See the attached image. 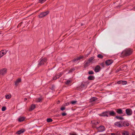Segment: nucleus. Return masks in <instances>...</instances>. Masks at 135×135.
Instances as JSON below:
<instances>
[{
    "label": "nucleus",
    "instance_id": "052dcab7",
    "mask_svg": "<svg viewBox=\"0 0 135 135\" xmlns=\"http://www.w3.org/2000/svg\"><path fill=\"white\" fill-rule=\"evenodd\" d=\"M1 33L0 32V34H1Z\"/></svg>",
    "mask_w": 135,
    "mask_h": 135
},
{
    "label": "nucleus",
    "instance_id": "7c9ffc66",
    "mask_svg": "<svg viewBox=\"0 0 135 135\" xmlns=\"http://www.w3.org/2000/svg\"><path fill=\"white\" fill-rule=\"evenodd\" d=\"M72 82V81H70V80H68L66 81L65 82V83L66 85H68L70 83H71Z\"/></svg>",
    "mask_w": 135,
    "mask_h": 135
},
{
    "label": "nucleus",
    "instance_id": "f3484780",
    "mask_svg": "<svg viewBox=\"0 0 135 135\" xmlns=\"http://www.w3.org/2000/svg\"><path fill=\"white\" fill-rule=\"evenodd\" d=\"M116 112L118 114H121L123 113L122 110L120 108H117L115 109Z\"/></svg>",
    "mask_w": 135,
    "mask_h": 135
},
{
    "label": "nucleus",
    "instance_id": "423d86ee",
    "mask_svg": "<svg viewBox=\"0 0 135 135\" xmlns=\"http://www.w3.org/2000/svg\"><path fill=\"white\" fill-rule=\"evenodd\" d=\"M126 113L128 115H131L132 114V112L131 109L128 108L126 110Z\"/></svg>",
    "mask_w": 135,
    "mask_h": 135
},
{
    "label": "nucleus",
    "instance_id": "ddd939ff",
    "mask_svg": "<svg viewBox=\"0 0 135 135\" xmlns=\"http://www.w3.org/2000/svg\"><path fill=\"white\" fill-rule=\"evenodd\" d=\"M84 56H83L80 55L79 57L77 58H75L72 60L73 62H75L76 61L79 60H80L83 59Z\"/></svg>",
    "mask_w": 135,
    "mask_h": 135
},
{
    "label": "nucleus",
    "instance_id": "2eb2a0df",
    "mask_svg": "<svg viewBox=\"0 0 135 135\" xmlns=\"http://www.w3.org/2000/svg\"><path fill=\"white\" fill-rule=\"evenodd\" d=\"M122 127L123 126L124 127H125L126 126H128L129 125V123L125 121H122Z\"/></svg>",
    "mask_w": 135,
    "mask_h": 135
},
{
    "label": "nucleus",
    "instance_id": "bf43d9fd",
    "mask_svg": "<svg viewBox=\"0 0 135 135\" xmlns=\"http://www.w3.org/2000/svg\"><path fill=\"white\" fill-rule=\"evenodd\" d=\"M132 135H135V134H132Z\"/></svg>",
    "mask_w": 135,
    "mask_h": 135
},
{
    "label": "nucleus",
    "instance_id": "dca6fc26",
    "mask_svg": "<svg viewBox=\"0 0 135 135\" xmlns=\"http://www.w3.org/2000/svg\"><path fill=\"white\" fill-rule=\"evenodd\" d=\"M119 67L121 71L125 70L127 69V66L124 65H121Z\"/></svg>",
    "mask_w": 135,
    "mask_h": 135
},
{
    "label": "nucleus",
    "instance_id": "2f4dec72",
    "mask_svg": "<svg viewBox=\"0 0 135 135\" xmlns=\"http://www.w3.org/2000/svg\"><path fill=\"white\" fill-rule=\"evenodd\" d=\"M97 57L100 59H102L103 57V56L100 54H99L97 55Z\"/></svg>",
    "mask_w": 135,
    "mask_h": 135
},
{
    "label": "nucleus",
    "instance_id": "49530a36",
    "mask_svg": "<svg viewBox=\"0 0 135 135\" xmlns=\"http://www.w3.org/2000/svg\"><path fill=\"white\" fill-rule=\"evenodd\" d=\"M65 109V107H61V108L60 109L61 110H63Z\"/></svg>",
    "mask_w": 135,
    "mask_h": 135
},
{
    "label": "nucleus",
    "instance_id": "13d9d810",
    "mask_svg": "<svg viewBox=\"0 0 135 135\" xmlns=\"http://www.w3.org/2000/svg\"><path fill=\"white\" fill-rule=\"evenodd\" d=\"M58 135H61L60 134H59Z\"/></svg>",
    "mask_w": 135,
    "mask_h": 135
},
{
    "label": "nucleus",
    "instance_id": "a878e982",
    "mask_svg": "<svg viewBox=\"0 0 135 135\" xmlns=\"http://www.w3.org/2000/svg\"><path fill=\"white\" fill-rule=\"evenodd\" d=\"M115 118L119 120H122L124 119V118L123 117L119 116H116Z\"/></svg>",
    "mask_w": 135,
    "mask_h": 135
},
{
    "label": "nucleus",
    "instance_id": "f704fd0d",
    "mask_svg": "<svg viewBox=\"0 0 135 135\" xmlns=\"http://www.w3.org/2000/svg\"><path fill=\"white\" fill-rule=\"evenodd\" d=\"M122 85H124L127 84V81H122Z\"/></svg>",
    "mask_w": 135,
    "mask_h": 135
},
{
    "label": "nucleus",
    "instance_id": "cd10ccee",
    "mask_svg": "<svg viewBox=\"0 0 135 135\" xmlns=\"http://www.w3.org/2000/svg\"><path fill=\"white\" fill-rule=\"evenodd\" d=\"M94 58V56H93L89 58L88 60V61L91 62L93 60Z\"/></svg>",
    "mask_w": 135,
    "mask_h": 135
},
{
    "label": "nucleus",
    "instance_id": "864d4df0",
    "mask_svg": "<svg viewBox=\"0 0 135 135\" xmlns=\"http://www.w3.org/2000/svg\"><path fill=\"white\" fill-rule=\"evenodd\" d=\"M85 25V24L83 23H81V26H83Z\"/></svg>",
    "mask_w": 135,
    "mask_h": 135
},
{
    "label": "nucleus",
    "instance_id": "79ce46f5",
    "mask_svg": "<svg viewBox=\"0 0 135 135\" xmlns=\"http://www.w3.org/2000/svg\"><path fill=\"white\" fill-rule=\"evenodd\" d=\"M117 83L118 84L122 85V80L118 81L117 82Z\"/></svg>",
    "mask_w": 135,
    "mask_h": 135
},
{
    "label": "nucleus",
    "instance_id": "c9c22d12",
    "mask_svg": "<svg viewBox=\"0 0 135 135\" xmlns=\"http://www.w3.org/2000/svg\"><path fill=\"white\" fill-rule=\"evenodd\" d=\"M42 98H38L37 100V102H42Z\"/></svg>",
    "mask_w": 135,
    "mask_h": 135
},
{
    "label": "nucleus",
    "instance_id": "6e6d98bb",
    "mask_svg": "<svg viewBox=\"0 0 135 135\" xmlns=\"http://www.w3.org/2000/svg\"><path fill=\"white\" fill-rule=\"evenodd\" d=\"M89 54H90V53H89L88 54H87L86 55H87V56L86 57H88V56L89 55Z\"/></svg>",
    "mask_w": 135,
    "mask_h": 135
},
{
    "label": "nucleus",
    "instance_id": "412c9836",
    "mask_svg": "<svg viewBox=\"0 0 135 135\" xmlns=\"http://www.w3.org/2000/svg\"><path fill=\"white\" fill-rule=\"evenodd\" d=\"M25 131V130L24 129H21L18 131L16 133L18 134H20L23 133Z\"/></svg>",
    "mask_w": 135,
    "mask_h": 135
},
{
    "label": "nucleus",
    "instance_id": "1a4fd4ad",
    "mask_svg": "<svg viewBox=\"0 0 135 135\" xmlns=\"http://www.w3.org/2000/svg\"><path fill=\"white\" fill-rule=\"evenodd\" d=\"M91 123L93 124V127L95 128V127L94 126L96 125L99 124L100 123V121L99 120L96 121L94 120L91 121Z\"/></svg>",
    "mask_w": 135,
    "mask_h": 135
},
{
    "label": "nucleus",
    "instance_id": "37998d69",
    "mask_svg": "<svg viewBox=\"0 0 135 135\" xmlns=\"http://www.w3.org/2000/svg\"><path fill=\"white\" fill-rule=\"evenodd\" d=\"M105 64V63L104 62H103L102 63L100 64L103 67H104V65Z\"/></svg>",
    "mask_w": 135,
    "mask_h": 135
},
{
    "label": "nucleus",
    "instance_id": "4c0bfd02",
    "mask_svg": "<svg viewBox=\"0 0 135 135\" xmlns=\"http://www.w3.org/2000/svg\"><path fill=\"white\" fill-rule=\"evenodd\" d=\"M77 102L76 101H72L71 102V103L72 104H75Z\"/></svg>",
    "mask_w": 135,
    "mask_h": 135
},
{
    "label": "nucleus",
    "instance_id": "c756f323",
    "mask_svg": "<svg viewBox=\"0 0 135 135\" xmlns=\"http://www.w3.org/2000/svg\"><path fill=\"white\" fill-rule=\"evenodd\" d=\"M6 99H9L10 98H11V94L9 95H6Z\"/></svg>",
    "mask_w": 135,
    "mask_h": 135
},
{
    "label": "nucleus",
    "instance_id": "f03ea898",
    "mask_svg": "<svg viewBox=\"0 0 135 135\" xmlns=\"http://www.w3.org/2000/svg\"><path fill=\"white\" fill-rule=\"evenodd\" d=\"M49 13V11H47L46 12H43L41 13L38 15L39 17L42 18L46 16Z\"/></svg>",
    "mask_w": 135,
    "mask_h": 135
},
{
    "label": "nucleus",
    "instance_id": "8fccbe9b",
    "mask_svg": "<svg viewBox=\"0 0 135 135\" xmlns=\"http://www.w3.org/2000/svg\"><path fill=\"white\" fill-rule=\"evenodd\" d=\"M27 99L26 98H25L24 99V101L25 102L26 100H27Z\"/></svg>",
    "mask_w": 135,
    "mask_h": 135
},
{
    "label": "nucleus",
    "instance_id": "c85d7f7f",
    "mask_svg": "<svg viewBox=\"0 0 135 135\" xmlns=\"http://www.w3.org/2000/svg\"><path fill=\"white\" fill-rule=\"evenodd\" d=\"M75 69L74 68H71L68 72V73L72 72L73 71L75 70Z\"/></svg>",
    "mask_w": 135,
    "mask_h": 135
},
{
    "label": "nucleus",
    "instance_id": "3c124183",
    "mask_svg": "<svg viewBox=\"0 0 135 135\" xmlns=\"http://www.w3.org/2000/svg\"><path fill=\"white\" fill-rule=\"evenodd\" d=\"M70 135H78L76 134H71L70 133Z\"/></svg>",
    "mask_w": 135,
    "mask_h": 135
},
{
    "label": "nucleus",
    "instance_id": "aec40b11",
    "mask_svg": "<svg viewBox=\"0 0 135 135\" xmlns=\"http://www.w3.org/2000/svg\"><path fill=\"white\" fill-rule=\"evenodd\" d=\"M87 79L89 80H92L95 79V77L94 76L90 75L88 77Z\"/></svg>",
    "mask_w": 135,
    "mask_h": 135
},
{
    "label": "nucleus",
    "instance_id": "58836bf2",
    "mask_svg": "<svg viewBox=\"0 0 135 135\" xmlns=\"http://www.w3.org/2000/svg\"><path fill=\"white\" fill-rule=\"evenodd\" d=\"M6 109V108L5 107H3L2 108V110L3 111H4Z\"/></svg>",
    "mask_w": 135,
    "mask_h": 135
},
{
    "label": "nucleus",
    "instance_id": "9b49d317",
    "mask_svg": "<svg viewBox=\"0 0 135 135\" xmlns=\"http://www.w3.org/2000/svg\"><path fill=\"white\" fill-rule=\"evenodd\" d=\"M101 68L99 65H97L96 66L94 70L96 73L98 72L101 70Z\"/></svg>",
    "mask_w": 135,
    "mask_h": 135
},
{
    "label": "nucleus",
    "instance_id": "0eeeda50",
    "mask_svg": "<svg viewBox=\"0 0 135 135\" xmlns=\"http://www.w3.org/2000/svg\"><path fill=\"white\" fill-rule=\"evenodd\" d=\"M7 50H3L0 51V58L2 57L4 55H5L7 52Z\"/></svg>",
    "mask_w": 135,
    "mask_h": 135
},
{
    "label": "nucleus",
    "instance_id": "5fc2aeb1",
    "mask_svg": "<svg viewBox=\"0 0 135 135\" xmlns=\"http://www.w3.org/2000/svg\"><path fill=\"white\" fill-rule=\"evenodd\" d=\"M66 105H68L69 104V103H65Z\"/></svg>",
    "mask_w": 135,
    "mask_h": 135
},
{
    "label": "nucleus",
    "instance_id": "ea45409f",
    "mask_svg": "<svg viewBox=\"0 0 135 135\" xmlns=\"http://www.w3.org/2000/svg\"><path fill=\"white\" fill-rule=\"evenodd\" d=\"M22 23H23L22 22H20L17 26V27H20L21 26V25H22Z\"/></svg>",
    "mask_w": 135,
    "mask_h": 135
},
{
    "label": "nucleus",
    "instance_id": "20e7f679",
    "mask_svg": "<svg viewBox=\"0 0 135 135\" xmlns=\"http://www.w3.org/2000/svg\"><path fill=\"white\" fill-rule=\"evenodd\" d=\"M7 72V69L4 68L1 69L0 70V75H4L6 74Z\"/></svg>",
    "mask_w": 135,
    "mask_h": 135
},
{
    "label": "nucleus",
    "instance_id": "4d7b16f0",
    "mask_svg": "<svg viewBox=\"0 0 135 135\" xmlns=\"http://www.w3.org/2000/svg\"><path fill=\"white\" fill-rule=\"evenodd\" d=\"M60 101H58V102L59 103H60Z\"/></svg>",
    "mask_w": 135,
    "mask_h": 135
},
{
    "label": "nucleus",
    "instance_id": "4be33fe9",
    "mask_svg": "<svg viewBox=\"0 0 135 135\" xmlns=\"http://www.w3.org/2000/svg\"><path fill=\"white\" fill-rule=\"evenodd\" d=\"M86 87L87 86L85 84L82 83L81 85L79 86V88L80 89L82 88L83 89H85Z\"/></svg>",
    "mask_w": 135,
    "mask_h": 135
},
{
    "label": "nucleus",
    "instance_id": "5701e85b",
    "mask_svg": "<svg viewBox=\"0 0 135 135\" xmlns=\"http://www.w3.org/2000/svg\"><path fill=\"white\" fill-rule=\"evenodd\" d=\"M98 99L96 98V97H93L92 98H91L90 100V101L91 102H94L95 101H96V100H97Z\"/></svg>",
    "mask_w": 135,
    "mask_h": 135
},
{
    "label": "nucleus",
    "instance_id": "9d476101",
    "mask_svg": "<svg viewBox=\"0 0 135 135\" xmlns=\"http://www.w3.org/2000/svg\"><path fill=\"white\" fill-rule=\"evenodd\" d=\"M108 111V114L110 116L114 117L116 115V113L113 110Z\"/></svg>",
    "mask_w": 135,
    "mask_h": 135
},
{
    "label": "nucleus",
    "instance_id": "f8f14e48",
    "mask_svg": "<svg viewBox=\"0 0 135 135\" xmlns=\"http://www.w3.org/2000/svg\"><path fill=\"white\" fill-rule=\"evenodd\" d=\"M99 131V132H103L105 130V127L104 126H101L97 128Z\"/></svg>",
    "mask_w": 135,
    "mask_h": 135
},
{
    "label": "nucleus",
    "instance_id": "bb28decb",
    "mask_svg": "<svg viewBox=\"0 0 135 135\" xmlns=\"http://www.w3.org/2000/svg\"><path fill=\"white\" fill-rule=\"evenodd\" d=\"M36 107L35 105L32 104L31 106V107L30 108V110H32L34 109Z\"/></svg>",
    "mask_w": 135,
    "mask_h": 135
},
{
    "label": "nucleus",
    "instance_id": "a18cd8bd",
    "mask_svg": "<svg viewBox=\"0 0 135 135\" xmlns=\"http://www.w3.org/2000/svg\"><path fill=\"white\" fill-rule=\"evenodd\" d=\"M63 74L62 73H60L59 75V77H60Z\"/></svg>",
    "mask_w": 135,
    "mask_h": 135
},
{
    "label": "nucleus",
    "instance_id": "6ab92c4d",
    "mask_svg": "<svg viewBox=\"0 0 135 135\" xmlns=\"http://www.w3.org/2000/svg\"><path fill=\"white\" fill-rule=\"evenodd\" d=\"M90 62L88 61V60L87 61H85V64H84V66L85 67H86L90 65Z\"/></svg>",
    "mask_w": 135,
    "mask_h": 135
},
{
    "label": "nucleus",
    "instance_id": "603ef678",
    "mask_svg": "<svg viewBox=\"0 0 135 135\" xmlns=\"http://www.w3.org/2000/svg\"><path fill=\"white\" fill-rule=\"evenodd\" d=\"M55 76H56V77H58V78H60V77H59V75H55Z\"/></svg>",
    "mask_w": 135,
    "mask_h": 135
},
{
    "label": "nucleus",
    "instance_id": "7ed1b4c3",
    "mask_svg": "<svg viewBox=\"0 0 135 135\" xmlns=\"http://www.w3.org/2000/svg\"><path fill=\"white\" fill-rule=\"evenodd\" d=\"M47 61V59L46 57H44L42 59H41L40 61L38 64V66H39L44 65L45 63H46Z\"/></svg>",
    "mask_w": 135,
    "mask_h": 135
},
{
    "label": "nucleus",
    "instance_id": "de8ad7c7",
    "mask_svg": "<svg viewBox=\"0 0 135 135\" xmlns=\"http://www.w3.org/2000/svg\"><path fill=\"white\" fill-rule=\"evenodd\" d=\"M67 114L65 113H62V115L63 116H64L66 115Z\"/></svg>",
    "mask_w": 135,
    "mask_h": 135
},
{
    "label": "nucleus",
    "instance_id": "6e6552de",
    "mask_svg": "<svg viewBox=\"0 0 135 135\" xmlns=\"http://www.w3.org/2000/svg\"><path fill=\"white\" fill-rule=\"evenodd\" d=\"M114 124L115 126L118 127L119 128L122 127V121L117 122H115Z\"/></svg>",
    "mask_w": 135,
    "mask_h": 135
},
{
    "label": "nucleus",
    "instance_id": "39448f33",
    "mask_svg": "<svg viewBox=\"0 0 135 135\" xmlns=\"http://www.w3.org/2000/svg\"><path fill=\"white\" fill-rule=\"evenodd\" d=\"M99 115L101 117H108V111H106L102 113L101 114H99Z\"/></svg>",
    "mask_w": 135,
    "mask_h": 135
},
{
    "label": "nucleus",
    "instance_id": "09e8293b",
    "mask_svg": "<svg viewBox=\"0 0 135 135\" xmlns=\"http://www.w3.org/2000/svg\"><path fill=\"white\" fill-rule=\"evenodd\" d=\"M111 135H115V133H111Z\"/></svg>",
    "mask_w": 135,
    "mask_h": 135
},
{
    "label": "nucleus",
    "instance_id": "72a5a7b5",
    "mask_svg": "<svg viewBox=\"0 0 135 135\" xmlns=\"http://www.w3.org/2000/svg\"><path fill=\"white\" fill-rule=\"evenodd\" d=\"M46 0H38V2L41 3H42L44 2Z\"/></svg>",
    "mask_w": 135,
    "mask_h": 135
},
{
    "label": "nucleus",
    "instance_id": "b1692460",
    "mask_svg": "<svg viewBox=\"0 0 135 135\" xmlns=\"http://www.w3.org/2000/svg\"><path fill=\"white\" fill-rule=\"evenodd\" d=\"M25 118L24 117H20L18 119V120L20 122H21L24 121Z\"/></svg>",
    "mask_w": 135,
    "mask_h": 135
},
{
    "label": "nucleus",
    "instance_id": "c03bdc74",
    "mask_svg": "<svg viewBox=\"0 0 135 135\" xmlns=\"http://www.w3.org/2000/svg\"><path fill=\"white\" fill-rule=\"evenodd\" d=\"M120 69V67L118 68L116 70V73L118 72L119 71H121V70H120V69Z\"/></svg>",
    "mask_w": 135,
    "mask_h": 135
},
{
    "label": "nucleus",
    "instance_id": "a19ab883",
    "mask_svg": "<svg viewBox=\"0 0 135 135\" xmlns=\"http://www.w3.org/2000/svg\"><path fill=\"white\" fill-rule=\"evenodd\" d=\"M58 78V77H56V76H55L53 78V79H52V80H56V79H57Z\"/></svg>",
    "mask_w": 135,
    "mask_h": 135
},
{
    "label": "nucleus",
    "instance_id": "4468645a",
    "mask_svg": "<svg viewBox=\"0 0 135 135\" xmlns=\"http://www.w3.org/2000/svg\"><path fill=\"white\" fill-rule=\"evenodd\" d=\"M113 62V61L111 59H108L106 60L105 64L107 66H109L111 65Z\"/></svg>",
    "mask_w": 135,
    "mask_h": 135
},
{
    "label": "nucleus",
    "instance_id": "e433bc0d",
    "mask_svg": "<svg viewBox=\"0 0 135 135\" xmlns=\"http://www.w3.org/2000/svg\"><path fill=\"white\" fill-rule=\"evenodd\" d=\"M88 74L89 75L93 74H94V72L93 71H90L88 72Z\"/></svg>",
    "mask_w": 135,
    "mask_h": 135
},
{
    "label": "nucleus",
    "instance_id": "f257e3e1",
    "mask_svg": "<svg viewBox=\"0 0 135 135\" xmlns=\"http://www.w3.org/2000/svg\"><path fill=\"white\" fill-rule=\"evenodd\" d=\"M133 52L132 49L129 48L126 49L122 52L120 56L122 57H124L129 56L132 54Z\"/></svg>",
    "mask_w": 135,
    "mask_h": 135
},
{
    "label": "nucleus",
    "instance_id": "a211bd4d",
    "mask_svg": "<svg viewBox=\"0 0 135 135\" xmlns=\"http://www.w3.org/2000/svg\"><path fill=\"white\" fill-rule=\"evenodd\" d=\"M21 78H18L16 80V81L15 82V84L16 86L18 85V84L21 82Z\"/></svg>",
    "mask_w": 135,
    "mask_h": 135
},
{
    "label": "nucleus",
    "instance_id": "393cba45",
    "mask_svg": "<svg viewBox=\"0 0 135 135\" xmlns=\"http://www.w3.org/2000/svg\"><path fill=\"white\" fill-rule=\"evenodd\" d=\"M122 135H129V133L127 131H124L122 133Z\"/></svg>",
    "mask_w": 135,
    "mask_h": 135
},
{
    "label": "nucleus",
    "instance_id": "473e14b6",
    "mask_svg": "<svg viewBox=\"0 0 135 135\" xmlns=\"http://www.w3.org/2000/svg\"><path fill=\"white\" fill-rule=\"evenodd\" d=\"M52 120H53L51 118H47V121L48 122H52Z\"/></svg>",
    "mask_w": 135,
    "mask_h": 135
}]
</instances>
